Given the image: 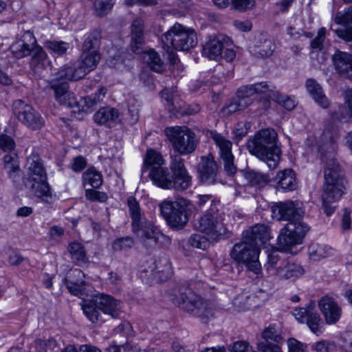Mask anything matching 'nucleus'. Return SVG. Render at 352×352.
<instances>
[{
    "label": "nucleus",
    "mask_w": 352,
    "mask_h": 352,
    "mask_svg": "<svg viewBox=\"0 0 352 352\" xmlns=\"http://www.w3.org/2000/svg\"><path fill=\"white\" fill-rule=\"evenodd\" d=\"M140 107V103L135 99L129 100L128 111L131 116L130 122L131 124L136 123L139 119Z\"/></svg>",
    "instance_id": "60"
},
{
    "label": "nucleus",
    "mask_w": 352,
    "mask_h": 352,
    "mask_svg": "<svg viewBox=\"0 0 352 352\" xmlns=\"http://www.w3.org/2000/svg\"><path fill=\"white\" fill-rule=\"evenodd\" d=\"M260 249L243 240L236 243L230 252L231 258L239 264H243L248 270L258 276L261 274V265L258 260Z\"/></svg>",
    "instance_id": "7"
},
{
    "label": "nucleus",
    "mask_w": 352,
    "mask_h": 352,
    "mask_svg": "<svg viewBox=\"0 0 352 352\" xmlns=\"http://www.w3.org/2000/svg\"><path fill=\"white\" fill-rule=\"evenodd\" d=\"M32 54V65H37L38 67L41 66V67H45L47 60V54L43 49L36 44L34 47H32V51L31 52Z\"/></svg>",
    "instance_id": "47"
},
{
    "label": "nucleus",
    "mask_w": 352,
    "mask_h": 352,
    "mask_svg": "<svg viewBox=\"0 0 352 352\" xmlns=\"http://www.w3.org/2000/svg\"><path fill=\"white\" fill-rule=\"evenodd\" d=\"M325 184L322 193V208L324 213L332 214L336 207L331 204L338 201L344 193L345 179L343 177L338 164L333 158L327 162L324 170Z\"/></svg>",
    "instance_id": "2"
},
{
    "label": "nucleus",
    "mask_w": 352,
    "mask_h": 352,
    "mask_svg": "<svg viewBox=\"0 0 352 352\" xmlns=\"http://www.w3.org/2000/svg\"><path fill=\"white\" fill-rule=\"evenodd\" d=\"M336 70L342 75L352 74V55L344 52H337L333 57Z\"/></svg>",
    "instance_id": "35"
},
{
    "label": "nucleus",
    "mask_w": 352,
    "mask_h": 352,
    "mask_svg": "<svg viewBox=\"0 0 352 352\" xmlns=\"http://www.w3.org/2000/svg\"><path fill=\"white\" fill-rule=\"evenodd\" d=\"M336 349V344L333 341L321 340L312 345V349L317 352H333Z\"/></svg>",
    "instance_id": "53"
},
{
    "label": "nucleus",
    "mask_w": 352,
    "mask_h": 352,
    "mask_svg": "<svg viewBox=\"0 0 352 352\" xmlns=\"http://www.w3.org/2000/svg\"><path fill=\"white\" fill-rule=\"evenodd\" d=\"M106 89L104 87L99 88L94 95L83 97L81 98L82 112H88L91 108L100 102L104 98Z\"/></svg>",
    "instance_id": "39"
},
{
    "label": "nucleus",
    "mask_w": 352,
    "mask_h": 352,
    "mask_svg": "<svg viewBox=\"0 0 352 352\" xmlns=\"http://www.w3.org/2000/svg\"><path fill=\"white\" fill-rule=\"evenodd\" d=\"M293 316L299 322L307 324L314 333L319 335L322 333V322L319 314L314 311V306L296 308Z\"/></svg>",
    "instance_id": "16"
},
{
    "label": "nucleus",
    "mask_w": 352,
    "mask_h": 352,
    "mask_svg": "<svg viewBox=\"0 0 352 352\" xmlns=\"http://www.w3.org/2000/svg\"><path fill=\"white\" fill-rule=\"evenodd\" d=\"M274 181L276 189L282 192L292 191L296 189L298 182L292 169L287 168L277 173Z\"/></svg>",
    "instance_id": "28"
},
{
    "label": "nucleus",
    "mask_w": 352,
    "mask_h": 352,
    "mask_svg": "<svg viewBox=\"0 0 352 352\" xmlns=\"http://www.w3.org/2000/svg\"><path fill=\"white\" fill-rule=\"evenodd\" d=\"M100 59V55L97 50L91 52H82L80 59L77 61L78 65L82 72H85V76L94 69Z\"/></svg>",
    "instance_id": "34"
},
{
    "label": "nucleus",
    "mask_w": 352,
    "mask_h": 352,
    "mask_svg": "<svg viewBox=\"0 0 352 352\" xmlns=\"http://www.w3.org/2000/svg\"><path fill=\"white\" fill-rule=\"evenodd\" d=\"M82 309L86 317L93 323L98 322L100 317V310L98 308V304L95 302L94 296L91 299L84 301L82 305Z\"/></svg>",
    "instance_id": "44"
},
{
    "label": "nucleus",
    "mask_w": 352,
    "mask_h": 352,
    "mask_svg": "<svg viewBox=\"0 0 352 352\" xmlns=\"http://www.w3.org/2000/svg\"><path fill=\"white\" fill-rule=\"evenodd\" d=\"M197 172L203 184L209 186L219 183L223 184L219 176L218 165L212 155H208L201 158Z\"/></svg>",
    "instance_id": "13"
},
{
    "label": "nucleus",
    "mask_w": 352,
    "mask_h": 352,
    "mask_svg": "<svg viewBox=\"0 0 352 352\" xmlns=\"http://www.w3.org/2000/svg\"><path fill=\"white\" fill-rule=\"evenodd\" d=\"M27 173L24 177L25 186L32 193L46 203L54 200L51 188L47 182V175L39 156L35 154L30 155L26 163Z\"/></svg>",
    "instance_id": "3"
},
{
    "label": "nucleus",
    "mask_w": 352,
    "mask_h": 352,
    "mask_svg": "<svg viewBox=\"0 0 352 352\" xmlns=\"http://www.w3.org/2000/svg\"><path fill=\"white\" fill-rule=\"evenodd\" d=\"M344 97V104L338 106L331 113L333 122H347L352 117V89L346 90Z\"/></svg>",
    "instance_id": "30"
},
{
    "label": "nucleus",
    "mask_w": 352,
    "mask_h": 352,
    "mask_svg": "<svg viewBox=\"0 0 352 352\" xmlns=\"http://www.w3.org/2000/svg\"><path fill=\"white\" fill-rule=\"evenodd\" d=\"M62 352H102L101 350L94 345L91 344H82L77 349L74 345H68Z\"/></svg>",
    "instance_id": "58"
},
{
    "label": "nucleus",
    "mask_w": 352,
    "mask_h": 352,
    "mask_svg": "<svg viewBox=\"0 0 352 352\" xmlns=\"http://www.w3.org/2000/svg\"><path fill=\"white\" fill-rule=\"evenodd\" d=\"M127 203L129 208V214L132 221L133 220H137L142 217H144V215L141 211L138 202L134 197H129L127 199Z\"/></svg>",
    "instance_id": "52"
},
{
    "label": "nucleus",
    "mask_w": 352,
    "mask_h": 352,
    "mask_svg": "<svg viewBox=\"0 0 352 352\" xmlns=\"http://www.w3.org/2000/svg\"><path fill=\"white\" fill-rule=\"evenodd\" d=\"M272 84L265 82L241 87L237 91V98L245 101L247 107L253 103L252 96L256 94H269Z\"/></svg>",
    "instance_id": "27"
},
{
    "label": "nucleus",
    "mask_w": 352,
    "mask_h": 352,
    "mask_svg": "<svg viewBox=\"0 0 352 352\" xmlns=\"http://www.w3.org/2000/svg\"><path fill=\"white\" fill-rule=\"evenodd\" d=\"M45 47L58 55H63L66 53L69 47L68 43L62 41H47Z\"/></svg>",
    "instance_id": "51"
},
{
    "label": "nucleus",
    "mask_w": 352,
    "mask_h": 352,
    "mask_svg": "<svg viewBox=\"0 0 352 352\" xmlns=\"http://www.w3.org/2000/svg\"><path fill=\"white\" fill-rule=\"evenodd\" d=\"M197 34L194 30L175 23L162 36L163 47L168 53L173 50L187 51L197 45Z\"/></svg>",
    "instance_id": "5"
},
{
    "label": "nucleus",
    "mask_w": 352,
    "mask_h": 352,
    "mask_svg": "<svg viewBox=\"0 0 352 352\" xmlns=\"http://www.w3.org/2000/svg\"><path fill=\"white\" fill-rule=\"evenodd\" d=\"M197 228L205 233L212 241H216L225 234L226 228L217 213H206L200 217Z\"/></svg>",
    "instance_id": "11"
},
{
    "label": "nucleus",
    "mask_w": 352,
    "mask_h": 352,
    "mask_svg": "<svg viewBox=\"0 0 352 352\" xmlns=\"http://www.w3.org/2000/svg\"><path fill=\"white\" fill-rule=\"evenodd\" d=\"M232 6L240 12L252 10L255 6V0H231Z\"/></svg>",
    "instance_id": "57"
},
{
    "label": "nucleus",
    "mask_w": 352,
    "mask_h": 352,
    "mask_svg": "<svg viewBox=\"0 0 352 352\" xmlns=\"http://www.w3.org/2000/svg\"><path fill=\"white\" fill-rule=\"evenodd\" d=\"M309 230L308 226L302 221L288 222L281 229L278 236V245L283 252H292V248L302 243Z\"/></svg>",
    "instance_id": "9"
},
{
    "label": "nucleus",
    "mask_w": 352,
    "mask_h": 352,
    "mask_svg": "<svg viewBox=\"0 0 352 352\" xmlns=\"http://www.w3.org/2000/svg\"><path fill=\"white\" fill-rule=\"evenodd\" d=\"M288 352H307V344L294 338H290L287 340Z\"/></svg>",
    "instance_id": "56"
},
{
    "label": "nucleus",
    "mask_w": 352,
    "mask_h": 352,
    "mask_svg": "<svg viewBox=\"0 0 352 352\" xmlns=\"http://www.w3.org/2000/svg\"><path fill=\"white\" fill-rule=\"evenodd\" d=\"M257 349L261 352H283L281 347L278 344L265 343L263 342L258 343Z\"/></svg>",
    "instance_id": "64"
},
{
    "label": "nucleus",
    "mask_w": 352,
    "mask_h": 352,
    "mask_svg": "<svg viewBox=\"0 0 352 352\" xmlns=\"http://www.w3.org/2000/svg\"><path fill=\"white\" fill-rule=\"evenodd\" d=\"M279 261L280 257L277 252H273L268 255L267 261L264 265L267 277L271 275V270H276L278 267Z\"/></svg>",
    "instance_id": "55"
},
{
    "label": "nucleus",
    "mask_w": 352,
    "mask_h": 352,
    "mask_svg": "<svg viewBox=\"0 0 352 352\" xmlns=\"http://www.w3.org/2000/svg\"><path fill=\"white\" fill-rule=\"evenodd\" d=\"M94 300L98 304V308L104 314L117 318L121 311L120 301L112 296L104 294L94 296Z\"/></svg>",
    "instance_id": "26"
},
{
    "label": "nucleus",
    "mask_w": 352,
    "mask_h": 352,
    "mask_svg": "<svg viewBox=\"0 0 352 352\" xmlns=\"http://www.w3.org/2000/svg\"><path fill=\"white\" fill-rule=\"evenodd\" d=\"M338 138L337 129L331 125H326L320 136L319 151L322 155L326 152L331 155L336 150V142Z\"/></svg>",
    "instance_id": "29"
},
{
    "label": "nucleus",
    "mask_w": 352,
    "mask_h": 352,
    "mask_svg": "<svg viewBox=\"0 0 352 352\" xmlns=\"http://www.w3.org/2000/svg\"><path fill=\"white\" fill-rule=\"evenodd\" d=\"M261 338L265 341V343L274 342L275 344H278L283 340L280 331L275 324L265 327L261 332Z\"/></svg>",
    "instance_id": "43"
},
{
    "label": "nucleus",
    "mask_w": 352,
    "mask_h": 352,
    "mask_svg": "<svg viewBox=\"0 0 352 352\" xmlns=\"http://www.w3.org/2000/svg\"><path fill=\"white\" fill-rule=\"evenodd\" d=\"M83 184L85 186L98 188L102 184V177L100 172L94 168H88L82 175Z\"/></svg>",
    "instance_id": "45"
},
{
    "label": "nucleus",
    "mask_w": 352,
    "mask_h": 352,
    "mask_svg": "<svg viewBox=\"0 0 352 352\" xmlns=\"http://www.w3.org/2000/svg\"><path fill=\"white\" fill-rule=\"evenodd\" d=\"M272 217L278 221H300L299 210L292 201L280 202L272 208Z\"/></svg>",
    "instance_id": "22"
},
{
    "label": "nucleus",
    "mask_w": 352,
    "mask_h": 352,
    "mask_svg": "<svg viewBox=\"0 0 352 352\" xmlns=\"http://www.w3.org/2000/svg\"><path fill=\"white\" fill-rule=\"evenodd\" d=\"M275 50V45L272 40L265 35L258 34L255 36L252 45L250 46V52L258 58H267L272 56Z\"/></svg>",
    "instance_id": "25"
},
{
    "label": "nucleus",
    "mask_w": 352,
    "mask_h": 352,
    "mask_svg": "<svg viewBox=\"0 0 352 352\" xmlns=\"http://www.w3.org/2000/svg\"><path fill=\"white\" fill-rule=\"evenodd\" d=\"M133 244L134 241L132 237H120L112 243V249L114 252L126 251L131 248Z\"/></svg>",
    "instance_id": "50"
},
{
    "label": "nucleus",
    "mask_w": 352,
    "mask_h": 352,
    "mask_svg": "<svg viewBox=\"0 0 352 352\" xmlns=\"http://www.w3.org/2000/svg\"><path fill=\"white\" fill-rule=\"evenodd\" d=\"M247 102L243 100H239L237 97L235 100L230 102L224 109V111L228 113H232L237 111L243 110L247 108Z\"/></svg>",
    "instance_id": "63"
},
{
    "label": "nucleus",
    "mask_w": 352,
    "mask_h": 352,
    "mask_svg": "<svg viewBox=\"0 0 352 352\" xmlns=\"http://www.w3.org/2000/svg\"><path fill=\"white\" fill-rule=\"evenodd\" d=\"M13 111L18 120L31 129H38L44 124V120L41 114L21 100L14 101Z\"/></svg>",
    "instance_id": "10"
},
{
    "label": "nucleus",
    "mask_w": 352,
    "mask_h": 352,
    "mask_svg": "<svg viewBox=\"0 0 352 352\" xmlns=\"http://www.w3.org/2000/svg\"><path fill=\"white\" fill-rule=\"evenodd\" d=\"M85 197L88 200L91 201H98L100 202H104L107 199V195L105 192L93 189H86Z\"/></svg>",
    "instance_id": "62"
},
{
    "label": "nucleus",
    "mask_w": 352,
    "mask_h": 352,
    "mask_svg": "<svg viewBox=\"0 0 352 352\" xmlns=\"http://www.w3.org/2000/svg\"><path fill=\"white\" fill-rule=\"evenodd\" d=\"M132 231L135 236L144 243L147 240H151L154 242L159 238L160 232L158 228L154 226L152 221L142 217L131 222Z\"/></svg>",
    "instance_id": "17"
},
{
    "label": "nucleus",
    "mask_w": 352,
    "mask_h": 352,
    "mask_svg": "<svg viewBox=\"0 0 352 352\" xmlns=\"http://www.w3.org/2000/svg\"><path fill=\"white\" fill-rule=\"evenodd\" d=\"M245 177L250 185L256 186L258 187L265 186L269 182V178L267 176L254 170L246 172L245 174Z\"/></svg>",
    "instance_id": "48"
},
{
    "label": "nucleus",
    "mask_w": 352,
    "mask_h": 352,
    "mask_svg": "<svg viewBox=\"0 0 352 352\" xmlns=\"http://www.w3.org/2000/svg\"><path fill=\"white\" fill-rule=\"evenodd\" d=\"M170 168L175 190H186L191 186L192 177L184 164V160L179 155L170 157Z\"/></svg>",
    "instance_id": "15"
},
{
    "label": "nucleus",
    "mask_w": 352,
    "mask_h": 352,
    "mask_svg": "<svg viewBox=\"0 0 352 352\" xmlns=\"http://www.w3.org/2000/svg\"><path fill=\"white\" fill-rule=\"evenodd\" d=\"M310 259L318 261L333 254V250L326 245L314 243L309 247Z\"/></svg>",
    "instance_id": "40"
},
{
    "label": "nucleus",
    "mask_w": 352,
    "mask_h": 352,
    "mask_svg": "<svg viewBox=\"0 0 352 352\" xmlns=\"http://www.w3.org/2000/svg\"><path fill=\"white\" fill-rule=\"evenodd\" d=\"M326 35L327 29L325 28H320L318 31L317 36L311 43V49L314 50H322Z\"/></svg>",
    "instance_id": "59"
},
{
    "label": "nucleus",
    "mask_w": 352,
    "mask_h": 352,
    "mask_svg": "<svg viewBox=\"0 0 352 352\" xmlns=\"http://www.w3.org/2000/svg\"><path fill=\"white\" fill-rule=\"evenodd\" d=\"M131 28V48L134 53L139 54L144 45V22L137 18L133 21Z\"/></svg>",
    "instance_id": "33"
},
{
    "label": "nucleus",
    "mask_w": 352,
    "mask_h": 352,
    "mask_svg": "<svg viewBox=\"0 0 352 352\" xmlns=\"http://www.w3.org/2000/svg\"><path fill=\"white\" fill-rule=\"evenodd\" d=\"M148 176L152 182L159 188L166 190H175L172 175L168 168L157 166L151 169Z\"/></svg>",
    "instance_id": "23"
},
{
    "label": "nucleus",
    "mask_w": 352,
    "mask_h": 352,
    "mask_svg": "<svg viewBox=\"0 0 352 352\" xmlns=\"http://www.w3.org/2000/svg\"><path fill=\"white\" fill-rule=\"evenodd\" d=\"M119 116V111L116 108L103 107L95 113L94 120L98 125L112 127L116 125Z\"/></svg>",
    "instance_id": "31"
},
{
    "label": "nucleus",
    "mask_w": 352,
    "mask_h": 352,
    "mask_svg": "<svg viewBox=\"0 0 352 352\" xmlns=\"http://www.w3.org/2000/svg\"><path fill=\"white\" fill-rule=\"evenodd\" d=\"M68 251L71 254L72 259L78 265L85 263L88 258L85 253L83 245L78 242H73L68 246Z\"/></svg>",
    "instance_id": "42"
},
{
    "label": "nucleus",
    "mask_w": 352,
    "mask_h": 352,
    "mask_svg": "<svg viewBox=\"0 0 352 352\" xmlns=\"http://www.w3.org/2000/svg\"><path fill=\"white\" fill-rule=\"evenodd\" d=\"M188 242L192 247L202 250H205L208 245V239L198 234H192L190 237Z\"/></svg>",
    "instance_id": "61"
},
{
    "label": "nucleus",
    "mask_w": 352,
    "mask_h": 352,
    "mask_svg": "<svg viewBox=\"0 0 352 352\" xmlns=\"http://www.w3.org/2000/svg\"><path fill=\"white\" fill-rule=\"evenodd\" d=\"M227 38L221 35H210L206 37L202 43L203 56L210 60H219L226 43Z\"/></svg>",
    "instance_id": "18"
},
{
    "label": "nucleus",
    "mask_w": 352,
    "mask_h": 352,
    "mask_svg": "<svg viewBox=\"0 0 352 352\" xmlns=\"http://www.w3.org/2000/svg\"><path fill=\"white\" fill-rule=\"evenodd\" d=\"M188 201L184 199L164 200L160 205V212L168 224L177 228H183L188 221Z\"/></svg>",
    "instance_id": "8"
},
{
    "label": "nucleus",
    "mask_w": 352,
    "mask_h": 352,
    "mask_svg": "<svg viewBox=\"0 0 352 352\" xmlns=\"http://www.w3.org/2000/svg\"><path fill=\"white\" fill-rule=\"evenodd\" d=\"M272 89L268 94V97L276 102L278 103L287 110H292L296 105L295 100L285 95H282L276 90L275 86L272 85Z\"/></svg>",
    "instance_id": "38"
},
{
    "label": "nucleus",
    "mask_w": 352,
    "mask_h": 352,
    "mask_svg": "<svg viewBox=\"0 0 352 352\" xmlns=\"http://www.w3.org/2000/svg\"><path fill=\"white\" fill-rule=\"evenodd\" d=\"M210 138L219 148L220 157L223 162L224 170L228 175H234L236 173V167L234 164L232 142L215 131L210 132Z\"/></svg>",
    "instance_id": "12"
},
{
    "label": "nucleus",
    "mask_w": 352,
    "mask_h": 352,
    "mask_svg": "<svg viewBox=\"0 0 352 352\" xmlns=\"http://www.w3.org/2000/svg\"><path fill=\"white\" fill-rule=\"evenodd\" d=\"M271 231L265 224H256L245 231L244 239L259 249L272 239Z\"/></svg>",
    "instance_id": "21"
},
{
    "label": "nucleus",
    "mask_w": 352,
    "mask_h": 352,
    "mask_svg": "<svg viewBox=\"0 0 352 352\" xmlns=\"http://www.w3.org/2000/svg\"><path fill=\"white\" fill-rule=\"evenodd\" d=\"M50 87L54 90L56 100L60 104L74 109V113H80L82 111L81 100L78 101L74 93L69 90L67 82H61L58 83L56 80H51Z\"/></svg>",
    "instance_id": "14"
},
{
    "label": "nucleus",
    "mask_w": 352,
    "mask_h": 352,
    "mask_svg": "<svg viewBox=\"0 0 352 352\" xmlns=\"http://www.w3.org/2000/svg\"><path fill=\"white\" fill-rule=\"evenodd\" d=\"M85 76V72H82L78 65L77 62L72 65H65L58 72L53 75L52 80H56L58 83L68 80H78Z\"/></svg>",
    "instance_id": "32"
},
{
    "label": "nucleus",
    "mask_w": 352,
    "mask_h": 352,
    "mask_svg": "<svg viewBox=\"0 0 352 352\" xmlns=\"http://www.w3.org/2000/svg\"><path fill=\"white\" fill-rule=\"evenodd\" d=\"M144 169H148L150 171L153 168L165 164V160L160 153L150 149L147 151L144 160Z\"/></svg>",
    "instance_id": "46"
},
{
    "label": "nucleus",
    "mask_w": 352,
    "mask_h": 352,
    "mask_svg": "<svg viewBox=\"0 0 352 352\" xmlns=\"http://www.w3.org/2000/svg\"><path fill=\"white\" fill-rule=\"evenodd\" d=\"M165 134L173 150L181 155L192 153L198 144L195 133L186 126H175L165 129Z\"/></svg>",
    "instance_id": "6"
},
{
    "label": "nucleus",
    "mask_w": 352,
    "mask_h": 352,
    "mask_svg": "<svg viewBox=\"0 0 352 352\" xmlns=\"http://www.w3.org/2000/svg\"><path fill=\"white\" fill-rule=\"evenodd\" d=\"M306 88L308 93L311 96L318 104L324 109L329 106V101L328 98L324 94L320 85L315 80H307Z\"/></svg>",
    "instance_id": "36"
},
{
    "label": "nucleus",
    "mask_w": 352,
    "mask_h": 352,
    "mask_svg": "<svg viewBox=\"0 0 352 352\" xmlns=\"http://www.w3.org/2000/svg\"><path fill=\"white\" fill-rule=\"evenodd\" d=\"M151 271L154 276L162 281L168 279L173 274L171 264L166 258L155 261V268Z\"/></svg>",
    "instance_id": "37"
},
{
    "label": "nucleus",
    "mask_w": 352,
    "mask_h": 352,
    "mask_svg": "<svg viewBox=\"0 0 352 352\" xmlns=\"http://www.w3.org/2000/svg\"><path fill=\"white\" fill-rule=\"evenodd\" d=\"M98 34L96 32L90 33L83 42L82 52H91L94 50H97L96 45H98Z\"/></svg>",
    "instance_id": "54"
},
{
    "label": "nucleus",
    "mask_w": 352,
    "mask_h": 352,
    "mask_svg": "<svg viewBox=\"0 0 352 352\" xmlns=\"http://www.w3.org/2000/svg\"><path fill=\"white\" fill-rule=\"evenodd\" d=\"M172 301L195 316L202 319H209L213 316L214 305L196 294L190 288L175 289L172 294Z\"/></svg>",
    "instance_id": "4"
},
{
    "label": "nucleus",
    "mask_w": 352,
    "mask_h": 352,
    "mask_svg": "<svg viewBox=\"0 0 352 352\" xmlns=\"http://www.w3.org/2000/svg\"><path fill=\"white\" fill-rule=\"evenodd\" d=\"M276 133L272 129H265L250 138L247 147L250 153L264 161L270 168L277 167L280 158V149L276 144Z\"/></svg>",
    "instance_id": "1"
},
{
    "label": "nucleus",
    "mask_w": 352,
    "mask_h": 352,
    "mask_svg": "<svg viewBox=\"0 0 352 352\" xmlns=\"http://www.w3.org/2000/svg\"><path fill=\"white\" fill-rule=\"evenodd\" d=\"M144 60L153 71L162 73L164 70V63L155 50H149L144 52Z\"/></svg>",
    "instance_id": "41"
},
{
    "label": "nucleus",
    "mask_w": 352,
    "mask_h": 352,
    "mask_svg": "<svg viewBox=\"0 0 352 352\" xmlns=\"http://www.w3.org/2000/svg\"><path fill=\"white\" fill-rule=\"evenodd\" d=\"M318 307L327 324H334L342 316V308L331 296H323L318 302Z\"/></svg>",
    "instance_id": "19"
},
{
    "label": "nucleus",
    "mask_w": 352,
    "mask_h": 352,
    "mask_svg": "<svg viewBox=\"0 0 352 352\" xmlns=\"http://www.w3.org/2000/svg\"><path fill=\"white\" fill-rule=\"evenodd\" d=\"M36 44V38L34 34L27 31L21 38L15 41L10 46L12 54L16 58H21L31 54L32 47Z\"/></svg>",
    "instance_id": "24"
},
{
    "label": "nucleus",
    "mask_w": 352,
    "mask_h": 352,
    "mask_svg": "<svg viewBox=\"0 0 352 352\" xmlns=\"http://www.w3.org/2000/svg\"><path fill=\"white\" fill-rule=\"evenodd\" d=\"M271 271L272 272L268 278L274 280L296 279L305 273L302 266L288 261L281 262L276 270H271Z\"/></svg>",
    "instance_id": "20"
},
{
    "label": "nucleus",
    "mask_w": 352,
    "mask_h": 352,
    "mask_svg": "<svg viewBox=\"0 0 352 352\" xmlns=\"http://www.w3.org/2000/svg\"><path fill=\"white\" fill-rule=\"evenodd\" d=\"M334 22L338 25L352 28V6L336 13Z\"/></svg>",
    "instance_id": "49"
}]
</instances>
